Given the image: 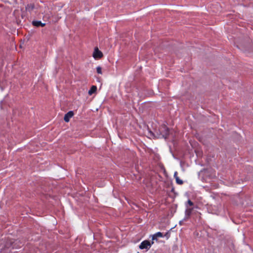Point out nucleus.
I'll return each instance as SVG.
<instances>
[{"label": "nucleus", "mask_w": 253, "mask_h": 253, "mask_svg": "<svg viewBox=\"0 0 253 253\" xmlns=\"http://www.w3.org/2000/svg\"><path fill=\"white\" fill-rule=\"evenodd\" d=\"M198 208V207L197 206H195L191 208H187L185 211V218H189L192 215H193L196 217L199 216V217L200 218L201 213L196 210V209Z\"/></svg>", "instance_id": "obj_1"}, {"label": "nucleus", "mask_w": 253, "mask_h": 253, "mask_svg": "<svg viewBox=\"0 0 253 253\" xmlns=\"http://www.w3.org/2000/svg\"><path fill=\"white\" fill-rule=\"evenodd\" d=\"M159 137L167 138L169 135V129L165 125H163L159 128Z\"/></svg>", "instance_id": "obj_2"}, {"label": "nucleus", "mask_w": 253, "mask_h": 253, "mask_svg": "<svg viewBox=\"0 0 253 253\" xmlns=\"http://www.w3.org/2000/svg\"><path fill=\"white\" fill-rule=\"evenodd\" d=\"M151 247V244L148 240H144L142 241L139 246V248L141 250L146 249L148 250Z\"/></svg>", "instance_id": "obj_3"}, {"label": "nucleus", "mask_w": 253, "mask_h": 253, "mask_svg": "<svg viewBox=\"0 0 253 253\" xmlns=\"http://www.w3.org/2000/svg\"><path fill=\"white\" fill-rule=\"evenodd\" d=\"M92 56L94 59H97L102 58L103 54L102 52L98 49V47H96L94 48Z\"/></svg>", "instance_id": "obj_4"}, {"label": "nucleus", "mask_w": 253, "mask_h": 253, "mask_svg": "<svg viewBox=\"0 0 253 253\" xmlns=\"http://www.w3.org/2000/svg\"><path fill=\"white\" fill-rule=\"evenodd\" d=\"M74 113L73 111H69L67 113H66L64 117V120L66 122H69L70 121V119L73 117Z\"/></svg>", "instance_id": "obj_5"}, {"label": "nucleus", "mask_w": 253, "mask_h": 253, "mask_svg": "<svg viewBox=\"0 0 253 253\" xmlns=\"http://www.w3.org/2000/svg\"><path fill=\"white\" fill-rule=\"evenodd\" d=\"M32 24L36 27H44L45 25V23H42L40 21H33L32 22Z\"/></svg>", "instance_id": "obj_6"}, {"label": "nucleus", "mask_w": 253, "mask_h": 253, "mask_svg": "<svg viewBox=\"0 0 253 253\" xmlns=\"http://www.w3.org/2000/svg\"><path fill=\"white\" fill-rule=\"evenodd\" d=\"M174 177L175 179L176 182L179 185H182L183 183V181L180 179L177 176V172L175 171L174 173Z\"/></svg>", "instance_id": "obj_7"}, {"label": "nucleus", "mask_w": 253, "mask_h": 253, "mask_svg": "<svg viewBox=\"0 0 253 253\" xmlns=\"http://www.w3.org/2000/svg\"><path fill=\"white\" fill-rule=\"evenodd\" d=\"M97 90V87L95 85H92L88 91V94L91 95L95 93Z\"/></svg>", "instance_id": "obj_8"}, {"label": "nucleus", "mask_w": 253, "mask_h": 253, "mask_svg": "<svg viewBox=\"0 0 253 253\" xmlns=\"http://www.w3.org/2000/svg\"><path fill=\"white\" fill-rule=\"evenodd\" d=\"M185 206L187 208H189L188 206H189L190 207L193 206L194 207V203L191 201L190 200H188L187 202V203L185 204Z\"/></svg>", "instance_id": "obj_9"}, {"label": "nucleus", "mask_w": 253, "mask_h": 253, "mask_svg": "<svg viewBox=\"0 0 253 253\" xmlns=\"http://www.w3.org/2000/svg\"><path fill=\"white\" fill-rule=\"evenodd\" d=\"M17 242H18V241H17V240H16L14 242H13V243H12V248H18V247H21V246H23V245H22V243H20V245H19L18 247L15 246V245H16V244L17 243Z\"/></svg>", "instance_id": "obj_10"}, {"label": "nucleus", "mask_w": 253, "mask_h": 253, "mask_svg": "<svg viewBox=\"0 0 253 253\" xmlns=\"http://www.w3.org/2000/svg\"><path fill=\"white\" fill-rule=\"evenodd\" d=\"M96 71L97 73L99 74H102V68L100 66H98L96 68Z\"/></svg>", "instance_id": "obj_11"}, {"label": "nucleus", "mask_w": 253, "mask_h": 253, "mask_svg": "<svg viewBox=\"0 0 253 253\" xmlns=\"http://www.w3.org/2000/svg\"><path fill=\"white\" fill-rule=\"evenodd\" d=\"M155 235H156V236H157V237H163V233L160 232H157L155 234Z\"/></svg>", "instance_id": "obj_12"}, {"label": "nucleus", "mask_w": 253, "mask_h": 253, "mask_svg": "<svg viewBox=\"0 0 253 253\" xmlns=\"http://www.w3.org/2000/svg\"><path fill=\"white\" fill-rule=\"evenodd\" d=\"M34 4H30V5H28L27 7V8L29 10H30V9L32 10V9H34Z\"/></svg>", "instance_id": "obj_13"}, {"label": "nucleus", "mask_w": 253, "mask_h": 253, "mask_svg": "<svg viewBox=\"0 0 253 253\" xmlns=\"http://www.w3.org/2000/svg\"><path fill=\"white\" fill-rule=\"evenodd\" d=\"M152 240L153 241L157 240V236H156V235L155 234H154L153 235Z\"/></svg>", "instance_id": "obj_14"}, {"label": "nucleus", "mask_w": 253, "mask_h": 253, "mask_svg": "<svg viewBox=\"0 0 253 253\" xmlns=\"http://www.w3.org/2000/svg\"><path fill=\"white\" fill-rule=\"evenodd\" d=\"M154 241H153V240H152V242H151V245H152V244H154Z\"/></svg>", "instance_id": "obj_15"}]
</instances>
